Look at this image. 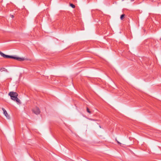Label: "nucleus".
<instances>
[{
    "label": "nucleus",
    "mask_w": 161,
    "mask_h": 161,
    "mask_svg": "<svg viewBox=\"0 0 161 161\" xmlns=\"http://www.w3.org/2000/svg\"><path fill=\"white\" fill-rule=\"evenodd\" d=\"M6 58H13L14 59H16L17 60L19 61H23L24 60V58L19 57H13V56L8 55H7Z\"/></svg>",
    "instance_id": "f257e3e1"
},
{
    "label": "nucleus",
    "mask_w": 161,
    "mask_h": 161,
    "mask_svg": "<svg viewBox=\"0 0 161 161\" xmlns=\"http://www.w3.org/2000/svg\"><path fill=\"white\" fill-rule=\"evenodd\" d=\"M18 96H12V97H10L11 99L14 101H15L17 103H20V100L17 97Z\"/></svg>",
    "instance_id": "f03ea898"
},
{
    "label": "nucleus",
    "mask_w": 161,
    "mask_h": 161,
    "mask_svg": "<svg viewBox=\"0 0 161 161\" xmlns=\"http://www.w3.org/2000/svg\"><path fill=\"white\" fill-rule=\"evenodd\" d=\"M33 112L36 114H39L40 113V111L38 108L36 107L33 109Z\"/></svg>",
    "instance_id": "7ed1b4c3"
},
{
    "label": "nucleus",
    "mask_w": 161,
    "mask_h": 161,
    "mask_svg": "<svg viewBox=\"0 0 161 161\" xmlns=\"http://www.w3.org/2000/svg\"><path fill=\"white\" fill-rule=\"evenodd\" d=\"M8 95L10 96V97H12V96H18V94L16 92H9L8 94Z\"/></svg>",
    "instance_id": "20e7f679"
},
{
    "label": "nucleus",
    "mask_w": 161,
    "mask_h": 161,
    "mask_svg": "<svg viewBox=\"0 0 161 161\" xmlns=\"http://www.w3.org/2000/svg\"><path fill=\"white\" fill-rule=\"evenodd\" d=\"M2 109L3 111L4 114L8 119H9V116L8 115L6 111L3 108Z\"/></svg>",
    "instance_id": "39448f33"
},
{
    "label": "nucleus",
    "mask_w": 161,
    "mask_h": 161,
    "mask_svg": "<svg viewBox=\"0 0 161 161\" xmlns=\"http://www.w3.org/2000/svg\"><path fill=\"white\" fill-rule=\"evenodd\" d=\"M0 55L3 57L4 58H6L7 55L5 54L1 51H0Z\"/></svg>",
    "instance_id": "423d86ee"
},
{
    "label": "nucleus",
    "mask_w": 161,
    "mask_h": 161,
    "mask_svg": "<svg viewBox=\"0 0 161 161\" xmlns=\"http://www.w3.org/2000/svg\"><path fill=\"white\" fill-rule=\"evenodd\" d=\"M125 16V14H123L120 16V19L121 20H122Z\"/></svg>",
    "instance_id": "0eeeda50"
},
{
    "label": "nucleus",
    "mask_w": 161,
    "mask_h": 161,
    "mask_svg": "<svg viewBox=\"0 0 161 161\" xmlns=\"http://www.w3.org/2000/svg\"><path fill=\"white\" fill-rule=\"evenodd\" d=\"M70 6L73 8H74L75 7V6L72 3H70Z\"/></svg>",
    "instance_id": "6e6552de"
},
{
    "label": "nucleus",
    "mask_w": 161,
    "mask_h": 161,
    "mask_svg": "<svg viewBox=\"0 0 161 161\" xmlns=\"http://www.w3.org/2000/svg\"><path fill=\"white\" fill-rule=\"evenodd\" d=\"M86 110L90 114H91V111H90L89 109L88 108H86Z\"/></svg>",
    "instance_id": "1a4fd4ad"
},
{
    "label": "nucleus",
    "mask_w": 161,
    "mask_h": 161,
    "mask_svg": "<svg viewBox=\"0 0 161 161\" xmlns=\"http://www.w3.org/2000/svg\"><path fill=\"white\" fill-rule=\"evenodd\" d=\"M115 140L117 142V143L120 145V146L121 145V143H120L116 139H115Z\"/></svg>",
    "instance_id": "9d476101"
},
{
    "label": "nucleus",
    "mask_w": 161,
    "mask_h": 161,
    "mask_svg": "<svg viewBox=\"0 0 161 161\" xmlns=\"http://www.w3.org/2000/svg\"><path fill=\"white\" fill-rule=\"evenodd\" d=\"M11 17L12 18H13L14 17V16L13 15H11Z\"/></svg>",
    "instance_id": "9b49d317"
},
{
    "label": "nucleus",
    "mask_w": 161,
    "mask_h": 161,
    "mask_svg": "<svg viewBox=\"0 0 161 161\" xmlns=\"http://www.w3.org/2000/svg\"><path fill=\"white\" fill-rule=\"evenodd\" d=\"M135 0H131V1H134Z\"/></svg>",
    "instance_id": "f8f14e48"
},
{
    "label": "nucleus",
    "mask_w": 161,
    "mask_h": 161,
    "mask_svg": "<svg viewBox=\"0 0 161 161\" xmlns=\"http://www.w3.org/2000/svg\"><path fill=\"white\" fill-rule=\"evenodd\" d=\"M2 69H0V71H2Z\"/></svg>",
    "instance_id": "ddd939ff"
},
{
    "label": "nucleus",
    "mask_w": 161,
    "mask_h": 161,
    "mask_svg": "<svg viewBox=\"0 0 161 161\" xmlns=\"http://www.w3.org/2000/svg\"><path fill=\"white\" fill-rule=\"evenodd\" d=\"M160 40H161V39H160Z\"/></svg>",
    "instance_id": "4468645a"
}]
</instances>
